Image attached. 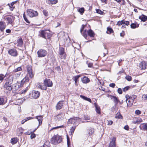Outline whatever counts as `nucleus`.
I'll list each match as a JSON object with an SVG mask.
<instances>
[{
    "label": "nucleus",
    "mask_w": 147,
    "mask_h": 147,
    "mask_svg": "<svg viewBox=\"0 0 147 147\" xmlns=\"http://www.w3.org/2000/svg\"><path fill=\"white\" fill-rule=\"evenodd\" d=\"M81 121L80 119L78 117H75L69 119L67 121V123L68 124H73V126H77Z\"/></svg>",
    "instance_id": "obj_1"
},
{
    "label": "nucleus",
    "mask_w": 147,
    "mask_h": 147,
    "mask_svg": "<svg viewBox=\"0 0 147 147\" xmlns=\"http://www.w3.org/2000/svg\"><path fill=\"white\" fill-rule=\"evenodd\" d=\"M62 141L61 136L58 135L53 136L51 138V142L53 144H56L60 143Z\"/></svg>",
    "instance_id": "obj_2"
},
{
    "label": "nucleus",
    "mask_w": 147,
    "mask_h": 147,
    "mask_svg": "<svg viewBox=\"0 0 147 147\" xmlns=\"http://www.w3.org/2000/svg\"><path fill=\"white\" fill-rule=\"evenodd\" d=\"M126 101L127 106L130 107L133 104L134 100L136 99L137 96L136 95H133L132 96H126Z\"/></svg>",
    "instance_id": "obj_3"
},
{
    "label": "nucleus",
    "mask_w": 147,
    "mask_h": 147,
    "mask_svg": "<svg viewBox=\"0 0 147 147\" xmlns=\"http://www.w3.org/2000/svg\"><path fill=\"white\" fill-rule=\"evenodd\" d=\"M37 57H43L46 56L47 51L43 49H40L37 52Z\"/></svg>",
    "instance_id": "obj_4"
},
{
    "label": "nucleus",
    "mask_w": 147,
    "mask_h": 147,
    "mask_svg": "<svg viewBox=\"0 0 147 147\" xmlns=\"http://www.w3.org/2000/svg\"><path fill=\"white\" fill-rule=\"evenodd\" d=\"M28 15L30 17H32L37 15L38 13L36 11L33 10H27Z\"/></svg>",
    "instance_id": "obj_5"
},
{
    "label": "nucleus",
    "mask_w": 147,
    "mask_h": 147,
    "mask_svg": "<svg viewBox=\"0 0 147 147\" xmlns=\"http://www.w3.org/2000/svg\"><path fill=\"white\" fill-rule=\"evenodd\" d=\"M19 3V1L18 0H17L12 2L10 4H8L7 6H8L10 9L12 8V9H14L16 8V7L17 6Z\"/></svg>",
    "instance_id": "obj_6"
},
{
    "label": "nucleus",
    "mask_w": 147,
    "mask_h": 147,
    "mask_svg": "<svg viewBox=\"0 0 147 147\" xmlns=\"http://www.w3.org/2000/svg\"><path fill=\"white\" fill-rule=\"evenodd\" d=\"M40 92L37 91H33L31 94V96L30 97L31 98L36 99L40 96Z\"/></svg>",
    "instance_id": "obj_7"
},
{
    "label": "nucleus",
    "mask_w": 147,
    "mask_h": 147,
    "mask_svg": "<svg viewBox=\"0 0 147 147\" xmlns=\"http://www.w3.org/2000/svg\"><path fill=\"white\" fill-rule=\"evenodd\" d=\"M8 53L11 56L13 57H16L17 56L18 53L16 49H13L9 50L8 51Z\"/></svg>",
    "instance_id": "obj_8"
},
{
    "label": "nucleus",
    "mask_w": 147,
    "mask_h": 147,
    "mask_svg": "<svg viewBox=\"0 0 147 147\" xmlns=\"http://www.w3.org/2000/svg\"><path fill=\"white\" fill-rule=\"evenodd\" d=\"M116 138L115 137L111 138L109 147H115L116 146Z\"/></svg>",
    "instance_id": "obj_9"
},
{
    "label": "nucleus",
    "mask_w": 147,
    "mask_h": 147,
    "mask_svg": "<svg viewBox=\"0 0 147 147\" xmlns=\"http://www.w3.org/2000/svg\"><path fill=\"white\" fill-rule=\"evenodd\" d=\"M27 71L28 72L27 75H28L30 78H33L34 76V74L32 72L31 67L29 65L27 66Z\"/></svg>",
    "instance_id": "obj_10"
},
{
    "label": "nucleus",
    "mask_w": 147,
    "mask_h": 147,
    "mask_svg": "<svg viewBox=\"0 0 147 147\" xmlns=\"http://www.w3.org/2000/svg\"><path fill=\"white\" fill-rule=\"evenodd\" d=\"M110 97L111 99L114 102L115 104V105H117L118 103H119L121 104H122V102L121 103V102L119 100L118 98L116 96H114L110 95Z\"/></svg>",
    "instance_id": "obj_11"
},
{
    "label": "nucleus",
    "mask_w": 147,
    "mask_h": 147,
    "mask_svg": "<svg viewBox=\"0 0 147 147\" xmlns=\"http://www.w3.org/2000/svg\"><path fill=\"white\" fill-rule=\"evenodd\" d=\"M44 84L46 86L48 87H51L53 86V83L50 79L46 78L44 81Z\"/></svg>",
    "instance_id": "obj_12"
},
{
    "label": "nucleus",
    "mask_w": 147,
    "mask_h": 147,
    "mask_svg": "<svg viewBox=\"0 0 147 147\" xmlns=\"http://www.w3.org/2000/svg\"><path fill=\"white\" fill-rule=\"evenodd\" d=\"M147 65V62L145 61H142L140 63L139 67L141 69H144L146 68Z\"/></svg>",
    "instance_id": "obj_13"
},
{
    "label": "nucleus",
    "mask_w": 147,
    "mask_h": 147,
    "mask_svg": "<svg viewBox=\"0 0 147 147\" xmlns=\"http://www.w3.org/2000/svg\"><path fill=\"white\" fill-rule=\"evenodd\" d=\"M51 35V34L49 33H48L46 32V31L44 30H42L41 31L40 36V37H42L44 38H46V36L47 35L48 36L49 35Z\"/></svg>",
    "instance_id": "obj_14"
},
{
    "label": "nucleus",
    "mask_w": 147,
    "mask_h": 147,
    "mask_svg": "<svg viewBox=\"0 0 147 147\" xmlns=\"http://www.w3.org/2000/svg\"><path fill=\"white\" fill-rule=\"evenodd\" d=\"M6 26V24L4 22L0 21V30L1 32L3 31Z\"/></svg>",
    "instance_id": "obj_15"
},
{
    "label": "nucleus",
    "mask_w": 147,
    "mask_h": 147,
    "mask_svg": "<svg viewBox=\"0 0 147 147\" xmlns=\"http://www.w3.org/2000/svg\"><path fill=\"white\" fill-rule=\"evenodd\" d=\"M36 87L39 88L43 90H46L47 89V87L45 84L44 85H42V84L40 83L38 84L36 86Z\"/></svg>",
    "instance_id": "obj_16"
},
{
    "label": "nucleus",
    "mask_w": 147,
    "mask_h": 147,
    "mask_svg": "<svg viewBox=\"0 0 147 147\" xmlns=\"http://www.w3.org/2000/svg\"><path fill=\"white\" fill-rule=\"evenodd\" d=\"M11 84H9L8 82H6L4 86V88L9 91H10L12 89Z\"/></svg>",
    "instance_id": "obj_17"
},
{
    "label": "nucleus",
    "mask_w": 147,
    "mask_h": 147,
    "mask_svg": "<svg viewBox=\"0 0 147 147\" xmlns=\"http://www.w3.org/2000/svg\"><path fill=\"white\" fill-rule=\"evenodd\" d=\"M63 106V102L62 101H59L57 104L56 108V109H60Z\"/></svg>",
    "instance_id": "obj_18"
},
{
    "label": "nucleus",
    "mask_w": 147,
    "mask_h": 147,
    "mask_svg": "<svg viewBox=\"0 0 147 147\" xmlns=\"http://www.w3.org/2000/svg\"><path fill=\"white\" fill-rule=\"evenodd\" d=\"M81 80L82 82L84 84H86L89 83L90 81V80L89 78L86 76H84L81 79Z\"/></svg>",
    "instance_id": "obj_19"
},
{
    "label": "nucleus",
    "mask_w": 147,
    "mask_h": 147,
    "mask_svg": "<svg viewBox=\"0 0 147 147\" xmlns=\"http://www.w3.org/2000/svg\"><path fill=\"white\" fill-rule=\"evenodd\" d=\"M142 121V119L140 118H135L133 120V122L134 124H138Z\"/></svg>",
    "instance_id": "obj_20"
},
{
    "label": "nucleus",
    "mask_w": 147,
    "mask_h": 147,
    "mask_svg": "<svg viewBox=\"0 0 147 147\" xmlns=\"http://www.w3.org/2000/svg\"><path fill=\"white\" fill-rule=\"evenodd\" d=\"M5 20L8 22V24H11L14 20L12 16H9L5 18Z\"/></svg>",
    "instance_id": "obj_21"
},
{
    "label": "nucleus",
    "mask_w": 147,
    "mask_h": 147,
    "mask_svg": "<svg viewBox=\"0 0 147 147\" xmlns=\"http://www.w3.org/2000/svg\"><path fill=\"white\" fill-rule=\"evenodd\" d=\"M46 3L49 5H53L56 4L58 2L57 0H46Z\"/></svg>",
    "instance_id": "obj_22"
},
{
    "label": "nucleus",
    "mask_w": 147,
    "mask_h": 147,
    "mask_svg": "<svg viewBox=\"0 0 147 147\" xmlns=\"http://www.w3.org/2000/svg\"><path fill=\"white\" fill-rule=\"evenodd\" d=\"M29 79L28 76H26L21 81V85L28 82Z\"/></svg>",
    "instance_id": "obj_23"
},
{
    "label": "nucleus",
    "mask_w": 147,
    "mask_h": 147,
    "mask_svg": "<svg viewBox=\"0 0 147 147\" xmlns=\"http://www.w3.org/2000/svg\"><path fill=\"white\" fill-rule=\"evenodd\" d=\"M38 119L39 122V125H41L42 120V116H36L35 118Z\"/></svg>",
    "instance_id": "obj_24"
},
{
    "label": "nucleus",
    "mask_w": 147,
    "mask_h": 147,
    "mask_svg": "<svg viewBox=\"0 0 147 147\" xmlns=\"http://www.w3.org/2000/svg\"><path fill=\"white\" fill-rule=\"evenodd\" d=\"M94 106L96 108V112L99 114H100V107L95 103H94Z\"/></svg>",
    "instance_id": "obj_25"
},
{
    "label": "nucleus",
    "mask_w": 147,
    "mask_h": 147,
    "mask_svg": "<svg viewBox=\"0 0 147 147\" xmlns=\"http://www.w3.org/2000/svg\"><path fill=\"white\" fill-rule=\"evenodd\" d=\"M7 100L6 99H5L3 97H0V105H3L5 104L7 102Z\"/></svg>",
    "instance_id": "obj_26"
},
{
    "label": "nucleus",
    "mask_w": 147,
    "mask_h": 147,
    "mask_svg": "<svg viewBox=\"0 0 147 147\" xmlns=\"http://www.w3.org/2000/svg\"><path fill=\"white\" fill-rule=\"evenodd\" d=\"M13 76H10L8 77V80L6 81V82H8V83L9 84H11L13 82Z\"/></svg>",
    "instance_id": "obj_27"
},
{
    "label": "nucleus",
    "mask_w": 147,
    "mask_h": 147,
    "mask_svg": "<svg viewBox=\"0 0 147 147\" xmlns=\"http://www.w3.org/2000/svg\"><path fill=\"white\" fill-rule=\"evenodd\" d=\"M88 35L90 37H93L94 35V32L91 29L87 31Z\"/></svg>",
    "instance_id": "obj_28"
},
{
    "label": "nucleus",
    "mask_w": 147,
    "mask_h": 147,
    "mask_svg": "<svg viewBox=\"0 0 147 147\" xmlns=\"http://www.w3.org/2000/svg\"><path fill=\"white\" fill-rule=\"evenodd\" d=\"M139 18L142 21L145 22L147 19V17L144 15H142L139 17Z\"/></svg>",
    "instance_id": "obj_29"
},
{
    "label": "nucleus",
    "mask_w": 147,
    "mask_h": 147,
    "mask_svg": "<svg viewBox=\"0 0 147 147\" xmlns=\"http://www.w3.org/2000/svg\"><path fill=\"white\" fill-rule=\"evenodd\" d=\"M63 116L64 115L63 114H61L57 115L56 117L58 121H60L63 119Z\"/></svg>",
    "instance_id": "obj_30"
},
{
    "label": "nucleus",
    "mask_w": 147,
    "mask_h": 147,
    "mask_svg": "<svg viewBox=\"0 0 147 147\" xmlns=\"http://www.w3.org/2000/svg\"><path fill=\"white\" fill-rule=\"evenodd\" d=\"M17 46L19 47H21L23 43L22 39L21 38H20L17 41Z\"/></svg>",
    "instance_id": "obj_31"
},
{
    "label": "nucleus",
    "mask_w": 147,
    "mask_h": 147,
    "mask_svg": "<svg viewBox=\"0 0 147 147\" xmlns=\"http://www.w3.org/2000/svg\"><path fill=\"white\" fill-rule=\"evenodd\" d=\"M80 97L84 100H85L86 101H87L90 103L92 102L91 100V99L89 98L86 97V96L83 95H80Z\"/></svg>",
    "instance_id": "obj_32"
},
{
    "label": "nucleus",
    "mask_w": 147,
    "mask_h": 147,
    "mask_svg": "<svg viewBox=\"0 0 147 147\" xmlns=\"http://www.w3.org/2000/svg\"><path fill=\"white\" fill-rule=\"evenodd\" d=\"M76 126H73L71 127L69 132L70 135H71L74 133Z\"/></svg>",
    "instance_id": "obj_33"
},
{
    "label": "nucleus",
    "mask_w": 147,
    "mask_h": 147,
    "mask_svg": "<svg viewBox=\"0 0 147 147\" xmlns=\"http://www.w3.org/2000/svg\"><path fill=\"white\" fill-rule=\"evenodd\" d=\"M141 129L144 130H147V124H142L141 125Z\"/></svg>",
    "instance_id": "obj_34"
},
{
    "label": "nucleus",
    "mask_w": 147,
    "mask_h": 147,
    "mask_svg": "<svg viewBox=\"0 0 147 147\" xmlns=\"http://www.w3.org/2000/svg\"><path fill=\"white\" fill-rule=\"evenodd\" d=\"M17 142L18 139L17 138H12L11 140V143L12 144H14L16 143Z\"/></svg>",
    "instance_id": "obj_35"
},
{
    "label": "nucleus",
    "mask_w": 147,
    "mask_h": 147,
    "mask_svg": "<svg viewBox=\"0 0 147 147\" xmlns=\"http://www.w3.org/2000/svg\"><path fill=\"white\" fill-rule=\"evenodd\" d=\"M112 32H113V30L110 27L107 28V34H110Z\"/></svg>",
    "instance_id": "obj_36"
},
{
    "label": "nucleus",
    "mask_w": 147,
    "mask_h": 147,
    "mask_svg": "<svg viewBox=\"0 0 147 147\" xmlns=\"http://www.w3.org/2000/svg\"><path fill=\"white\" fill-rule=\"evenodd\" d=\"M23 17L26 23L28 24H30V22L28 20V19L26 17L25 13H24L23 14Z\"/></svg>",
    "instance_id": "obj_37"
},
{
    "label": "nucleus",
    "mask_w": 147,
    "mask_h": 147,
    "mask_svg": "<svg viewBox=\"0 0 147 147\" xmlns=\"http://www.w3.org/2000/svg\"><path fill=\"white\" fill-rule=\"evenodd\" d=\"M115 118L118 119H122V116L121 115L120 113H118L115 115Z\"/></svg>",
    "instance_id": "obj_38"
},
{
    "label": "nucleus",
    "mask_w": 147,
    "mask_h": 147,
    "mask_svg": "<svg viewBox=\"0 0 147 147\" xmlns=\"http://www.w3.org/2000/svg\"><path fill=\"white\" fill-rule=\"evenodd\" d=\"M80 77V75H78V76H76L74 77V80L75 81V83L76 85L77 84L78 79Z\"/></svg>",
    "instance_id": "obj_39"
},
{
    "label": "nucleus",
    "mask_w": 147,
    "mask_h": 147,
    "mask_svg": "<svg viewBox=\"0 0 147 147\" xmlns=\"http://www.w3.org/2000/svg\"><path fill=\"white\" fill-rule=\"evenodd\" d=\"M22 70V68L21 67H17V68L14 69L13 71L15 72H16L18 71H20Z\"/></svg>",
    "instance_id": "obj_40"
},
{
    "label": "nucleus",
    "mask_w": 147,
    "mask_h": 147,
    "mask_svg": "<svg viewBox=\"0 0 147 147\" xmlns=\"http://www.w3.org/2000/svg\"><path fill=\"white\" fill-rule=\"evenodd\" d=\"M64 49L63 48H60L59 49V53L61 55H63L64 54Z\"/></svg>",
    "instance_id": "obj_41"
},
{
    "label": "nucleus",
    "mask_w": 147,
    "mask_h": 147,
    "mask_svg": "<svg viewBox=\"0 0 147 147\" xmlns=\"http://www.w3.org/2000/svg\"><path fill=\"white\" fill-rule=\"evenodd\" d=\"M124 23H125V21L122 20L121 21H118L117 23V25L120 26L124 24Z\"/></svg>",
    "instance_id": "obj_42"
},
{
    "label": "nucleus",
    "mask_w": 147,
    "mask_h": 147,
    "mask_svg": "<svg viewBox=\"0 0 147 147\" xmlns=\"http://www.w3.org/2000/svg\"><path fill=\"white\" fill-rule=\"evenodd\" d=\"M96 12L97 13H99L100 14H104V13L103 11H101V10H96Z\"/></svg>",
    "instance_id": "obj_43"
},
{
    "label": "nucleus",
    "mask_w": 147,
    "mask_h": 147,
    "mask_svg": "<svg viewBox=\"0 0 147 147\" xmlns=\"http://www.w3.org/2000/svg\"><path fill=\"white\" fill-rule=\"evenodd\" d=\"M125 79L128 81H131L132 79V78L131 76H126L125 77Z\"/></svg>",
    "instance_id": "obj_44"
},
{
    "label": "nucleus",
    "mask_w": 147,
    "mask_h": 147,
    "mask_svg": "<svg viewBox=\"0 0 147 147\" xmlns=\"http://www.w3.org/2000/svg\"><path fill=\"white\" fill-rule=\"evenodd\" d=\"M43 13L44 15L46 16H48V13L46 10H43Z\"/></svg>",
    "instance_id": "obj_45"
},
{
    "label": "nucleus",
    "mask_w": 147,
    "mask_h": 147,
    "mask_svg": "<svg viewBox=\"0 0 147 147\" xmlns=\"http://www.w3.org/2000/svg\"><path fill=\"white\" fill-rule=\"evenodd\" d=\"M21 73L20 72H18L14 74L15 77L16 78L19 77Z\"/></svg>",
    "instance_id": "obj_46"
},
{
    "label": "nucleus",
    "mask_w": 147,
    "mask_h": 147,
    "mask_svg": "<svg viewBox=\"0 0 147 147\" xmlns=\"http://www.w3.org/2000/svg\"><path fill=\"white\" fill-rule=\"evenodd\" d=\"M16 101L18 102V105H20L22 103V101L21 99H19L17 100Z\"/></svg>",
    "instance_id": "obj_47"
},
{
    "label": "nucleus",
    "mask_w": 147,
    "mask_h": 147,
    "mask_svg": "<svg viewBox=\"0 0 147 147\" xmlns=\"http://www.w3.org/2000/svg\"><path fill=\"white\" fill-rule=\"evenodd\" d=\"M5 76L3 74H0V81H2Z\"/></svg>",
    "instance_id": "obj_48"
},
{
    "label": "nucleus",
    "mask_w": 147,
    "mask_h": 147,
    "mask_svg": "<svg viewBox=\"0 0 147 147\" xmlns=\"http://www.w3.org/2000/svg\"><path fill=\"white\" fill-rule=\"evenodd\" d=\"M82 35L86 39H87V35L86 30L84 31L83 33H82Z\"/></svg>",
    "instance_id": "obj_49"
},
{
    "label": "nucleus",
    "mask_w": 147,
    "mask_h": 147,
    "mask_svg": "<svg viewBox=\"0 0 147 147\" xmlns=\"http://www.w3.org/2000/svg\"><path fill=\"white\" fill-rule=\"evenodd\" d=\"M142 98L144 99V100L147 101V95L144 94L143 95Z\"/></svg>",
    "instance_id": "obj_50"
},
{
    "label": "nucleus",
    "mask_w": 147,
    "mask_h": 147,
    "mask_svg": "<svg viewBox=\"0 0 147 147\" xmlns=\"http://www.w3.org/2000/svg\"><path fill=\"white\" fill-rule=\"evenodd\" d=\"M94 131V129H90L89 130V134L90 135L92 134Z\"/></svg>",
    "instance_id": "obj_51"
},
{
    "label": "nucleus",
    "mask_w": 147,
    "mask_h": 147,
    "mask_svg": "<svg viewBox=\"0 0 147 147\" xmlns=\"http://www.w3.org/2000/svg\"><path fill=\"white\" fill-rule=\"evenodd\" d=\"M67 147H69V146L70 145V142L69 139L68 138V136H67Z\"/></svg>",
    "instance_id": "obj_52"
},
{
    "label": "nucleus",
    "mask_w": 147,
    "mask_h": 147,
    "mask_svg": "<svg viewBox=\"0 0 147 147\" xmlns=\"http://www.w3.org/2000/svg\"><path fill=\"white\" fill-rule=\"evenodd\" d=\"M131 27L132 28H135L136 27V25L134 23L132 24L131 25Z\"/></svg>",
    "instance_id": "obj_53"
},
{
    "label": "nucleus",
    "mask_w": 147,
    "mask_h": 147,
    "mask_svg": "<svg viewBox=\"0 0 147 147\" xmlns=\"http://www.w3.org/2000/svg\"><path fill=\"white\" fill-rule=\"evenodd\" d=\"M33 119V118L30 117H28L24 119L25 121L26 122L28 120H29L30 119Z\"/></svg>",
    "instance_id": "obj_54"
},
{
    "label": "nucleus",
    "mask_w": 147,
    "mask_h": 147,
    "mask_svg": "<svg viewBox=\"0 0 147 147\" xmlns=\"http://www.w3.org/2000/svg\"><path fill=\"white\" fill-rule=\"evenodd\" d=\"M135 113L136 114L138 115H140L141 113V111H140L138 110H136L135 111Z\"/></svg>",
    "instance_id": "obj_55"
},
{
    "label": "nucleus",
    "mask_w": 147,
    "mask_h": 147,
    "mask_svg": "<svg viewBox=\"0 0 147 147\" xmlns=\"http://www.w3.org/2000/svg\"><path fill=\"white\" fill-rule=\"evenodd\" d=\"M84 11V10H78V11L81 14H82Z\"/></svg>",
    "instance_id": "obj_56"
},
{
    "label": "nucleus",
    "mask_w": 147,
    "mask_h": 147,
    "mask_svg": "<svg viewBox=\"0 0 147 147\" xmlns=\"http://www.w3.org/2000/svg\"><path fill=\"white\" fill-rule=\"evenodd\" d=\"M117 91L118 93L120 94H121L122 93V91L121 89L120 88H119L118 89Z\"/></svg>",
    "instance_id": "obj_57"
},
{
    "label": "nucleus",
    "mask_w": 147,
    "mask_h": 147,
    "mask_svg": "<svg viewBox=\"0 0 147 147\" xmlns=\"http://www.w3.org/2000/svg\"><path fill=\"white\" fill-rule=\"evenodd\" d=\"M129 87L127 86L126 87H125L123 89V91L124 92H125L129 88Z\"/></svg>",
    "instance_id": "obj_58"
},
{
    "label": "nucleus",
    "mask_w": 147,
    "mask_h": 147,
    "mask_svg": "<svg viewBox=\"0 0 147 147\" xmlns=\"http://www.w3.org/2000/svg\"><path fill=\"white\" fill-rule=\"evenodd\" d=\"M85 119L86 120H89L90 119V117L87 115H85L84 116Z\"/></svg>",
    "instance_id": "obj_59"
},
{
    "label": "nucleus",
    "mask_w": 147,
    "mask_h": 147,
    "mask_svg": "<svg viewBox=\"0 0 147 147\" xmlns=\"http://www.w3.org/2000/svg\"><path fill=\"white\" fill-rule=\"evenodd\" d=\"M64 127V126L63 125H61V126H57V127H53V128H52V129H57L59 128Z\"/></svg>",
    "instance_id": "obj_60"
},
{
    "label": "nucleus",
    "mask_w": 147,
    "mask_h": 147,
    "mask_svg": "<svg viewBox=\"0 0 147 147\" xmlns=\"http://www.w3.org/2000/svg\"><path fill=\"white\" fill-rule=\"evenodd\" d=\"M27 90H28V88H26V89L25 90H22L21 91V94L25 93L26 92Z\"/></svg>",
    "instance_id": "obj_61"
},
{
    "label": "nucleus",
    "mask_w": 147,
    "mask_h": 147,
    "mask_svg": "<svg viewBox=\"0 0 147 147\" xmlns=\"http://www.w3.org/2000/svg\"><path fill=\"white\" fill-rule=\"evenodd\" d=\"M36 137L35 134H31L30 136V138L31 139H33Z\"/></svg>",
    "instance_id": "obj_62"
},
{
    "label": "nucleus",
    "mask_w": 147,
    "mask_h": 147,
    "mask_svg": "<svg viewBox=\"0 0 147 147\" xmlns=\"http://www.w3.org/2000/svg\"><path fill=\"white\" fill-rule=\"evenodd\" d=\"M115 84L114 83H111L109 84V86L112 88H114L115 86Z\"/></svg>",
    "instance_id": "obj_63"
},
{
    "label": "nucleus",
    "mask_w": 147,
    "mask_h": 147,
    "mask_svg": "<svg viewBox=\"0 0 147 147\" xmlns=\"http://www.w3.org/2000/svg\"><path fill=\"white\" fill-rule=\"evenodd\" d=\"M113 121H109L108 122V124L109 125H111L113 124Z\"/></svg>",
    "instance_id": "obj_64"
}]
</instances>
